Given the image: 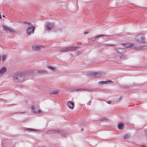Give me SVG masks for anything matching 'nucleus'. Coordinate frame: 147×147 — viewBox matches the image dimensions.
Segmentation results:
<instances>
[{"label":"nucleus","mask_w":147,"mask_h":147,"mask_svg":"<svg viewBox=\"0 0 147 147\" xmlns=\"http://www.w3.org/2000/svg\"><path fill=\"white\" fill-rule=\"evenodd\" d=\"M25 73L24 72H16L13 76V80L15 82H21L24 81L25 77Z\"/></svg>","instance_id":"f257e3e1"},{"label":"nucleus","mask_w":147,"mask_h":147,"mask_svg":"<svg viewBox=\"0 0 147 147\" xmlns=\"http://www.w3.org/2000/svg\"><path fill=\"white\" fill-rule=\"evenodd\" d=\"M125 46L127 48H132L135 49H137L138 50H142L145 49L146 47L144 46L140 47H136L134 45L133 43H129L125 44Z\"/></svg>","instance_id":"f03ea898"},{"label":"nucleus","mask_w":147,"mask_h":147,"mask_svg":"<svg viewBox=\"0 0 147 147\" xmlns=\"http://www.w3.org/2000/svg\"><path fill=\"white\" fill-rule=\"evenodd\" d=\"M104 74H103L100 72H91L90 73V76L91 78H98L102 77Z\"/></svg>","instance_id":"7ed1b4c3"},{"label":"nucleus","mask_w":147,"mask_h":147,"mask_svg":"<svg viewBox=\"0 0 147 147\" xmlns=\"http://www.w3.org/2000/svg\"><path fill=\"white\" fill-rule=\"evenodd\" d=\"M79 48V47L76 46L71 47H67L61 49H60L61 52H67L68 51H75Z\"/></svg>","instance_id":"20e7f679"},{"label":"nucleus","mask_w":147,"mask_h":147,"mask_svg":"<svg viewBox=\"0 0 147 147\" xmlns=\"http://www.w3.org/2000/svg\"><path fill=\"white\" fill-rule=\"evenodd\" d=\"M136 39L139 42L141 43L144 42L145 41V38L143 34H139L136 36Z\"/></svg>","instance_id":"39448f33"},{"label":"nucleus","mask_w":147,"mask_h":147,"mask_svg":"<svg viewBox=\"0 0 147 147\" xmlns=\"http://www.w3.org/2000/svg\"><path fill=\"white\" fill-rule=\"evenodd\" d=\"M47 133L49 134H58L63 135V134H64V132L58 130L57 129H53L48 131Z\"/></svg>","instance_id":"423d86ee"},{"label":"nucleus","mask_w":147,"mask_h":147,"mask_svg":"<svg viewBox=\"0 0 147 147\" xmlns=\"http://www.w3.org/2000/svg\"><path fill=\"white\" fill-rule=\"evenodd\" d=\"M35 30V27L32 26L28 28L26 30L27 34L28 35H30L33 34Z\"/></svg>","instance_id":"0eeeda50"},{"label":"nucleus","mask_w":147,"mask_h":147,"mask_svg":"<svg viewBox=\"0 0 147 147\" xmlns=\"http://www.w3.org/2000/svg\"><path fill=\"white\" fill-rule=\"evenodd\" d=\"M54 24L53 23H50L47 22L46 24V29L48 30H51L54 27Z\"/></svg>","instance_id":"6e6552de"},{"label":"nucleus","mask_w":147,"mask_h":147,"mask_svg":"<svg viewBox=\"0 0 147 147\" xmlns=\"http://www.w3.org/2000/svg\"><path fill=\"white\" fill-rule=\"evenodd\" d=\"M35 70L33 69H31L30 70L27 71H23L24 73H25V75L26 76L30 75L31 74L34 72Z\"/></svg>","instance_id":"1a4fd4ad"},{"label":"nucleus","mask_w":147,"mask_h":147,"mask_svg":"<svg viewBox=\"0 0 147 147\" xmlns=\"http://www.w3.org/2000/svg\"><path fill=\"white\" fill-rule=\"evenodd\" d=\"M67 105L68 107L72 109H73L74 107V103L70 101H69L67 102Z\"/></svg>","instance_id":"9d476101"},{"label":"nucleus","mask_w":147,"mask_h":147,"mask_svg":"<svg viewBox=\"0 0 147 147\" xmlns=\"http://www.w3.org/2000/svg\"><path fill=\"white\" fill-rule=\"evenodd\" d=\"M114 50L117 52L118 53H117L119 54H122L124 52V50L123 49H115Z\"/></svg>","instance_id":"9b49d317"},{"label":"nucleus","mask_w":147,"mask_h":147,"mask_svg":"<svg viewBox=\"0 0 147 147\" xmlns=\"http://www.w3.org/2000/svg\"><path fill=\"white\" fill-rule=\"evenodd\" d=\"M42 47L38 45L33 46L32 47V49L35 51H39L40 50Z\"/></svg>","instance_id":"f8f14e48"},{"label":"nucleus","mask_w":147,"mask_h":147,"mask_svg":"<svg viewBox=\"0 0 147 147\" xmlns=\"http://www.w3.org/2000/svg\"><path fill=\"white\" fill-rule=\"evenodd\" d=\"M3 27L4 29L6 31H9L11 32H13V30L9 27H7L5 26H3Z\"/></svg>","instance_id":"ddd939ff"},{"label":"nucleus","mask_w":147,"mask_h":147,"mask_svg":"<svg viewBox=\"0 0 147 147\" xmlns=\"http://www.w3.org/2000/svg\"><path fill=\"white\" fill-rule=\"evenodd\" d=\"M112 82V81H100L99 82V84L100 85H102L104 84H109V82Z\"/></svg>","instance_id":"4468645a"},{"label":"nucleus","mask_w":147,"mask_h":147,"mask_svg":"<svg viewBox=\"0 0 147 147\" xmlns=\"http://www.w3.org/2000/svg\"><path fill=\"white\" fill-rule=\"evenodd\" d=\"M31 109L32 110V111L33 112H34L35 113H37L38 112H41V111L40 110H38V111L37 110H36V111L35 110V108L34 106H32L31 107Z\"/></svg>","instance_id":"2eb2a0df"},{"label":"nucleus","mask_w":147,"mask_h":147,"mask_svg":"<svg viewBox=\"0 0 147 147\" xmlns=\"http://www.w3.org/2000/svg\"><path fill=\"white\" fill-rule=\"evenodd\" d=\"M7 70V69L6 67H3L0 70V73L1 74H3Z\"/></svg>","instance_id":"dca6fc26"},{"label":"nucleus","mask_w":147,"mask_h":147,"mask_svg":"<svg viewBox=\"0 0 147 147\" xmlns=\"http://www.w3.org/2000/svg\"><path fill=\"white\" fill-rule=\"evenodd\" d=\"M38 72L39 73L46 74L47 73V71L43 69L38 70H37Z\"/></svg>","instance_id":"f3484780"},{"label":"nucleus","mask_w":147,"mask_h":147,"mask_svg":"<svg viewBox=\"0 0 147 147\" xmlns=\"http://www.w3.org/2000/svg\"><path fill=\"white\" fill-rule=\"evenodd\" d=\"M58 93V91L56 90H53L51 92V94H55Z\"/></svg>","instance_id":"a211bd4d"},{"label":"nucleus","mask_w":147,"mask_h":147,"mask_svg":"<svg viewBox=\"0 0 147 147\" xmlns=\"http://www.w3.org/2000/svg\"><path fill=\"white\" fill-rule=\"evenodd\" d=\"M118 127L119 129H123L124 127L123 125L121 123L119 124Z\"/></svg>","instance_id":"6ab92c4d"},{"label":"nucleus","mask_w":147,"mask_h":147,"mask_svg":"<svg viewBox=\"0 0 147 147\" xmlns=\"http://www.w3.org/2000/svg\"><path fill=\"white\" fill-rule=\"evenodd\" d=\"M2 61H3L5 60H6V56L5 55H3L2 56Z\"/></svg>","instance_id":"aec40b11"},{"label":"nucleus","mask_w":147,"mask_h":147,"mask_svg":"<svg viewBox=\"0 0 147 147\" xmlns=\"http://www.w3.org/2000/svg\"><path fill=\"white\" fill-rule=\"evenodd\" d=\"M48 67L49 68L52 70L53 71H54L55 69V67H53L51 66H48Z\"/></svg>","instance_id":"412c9836"},{"label":"nucleus","mask_w":147,"mask_h":147,"mask_svg":"<svg viewBox=\"0 0 147 147\" xmlns=\"http://www.w3.org/2000/svg\"><path fill=\"white\" fill-rule=\"evenodd\" d=\"M26 130H28V131H38V130H37V129H32L29 128H27V129Z\"/></svg>","instance_id":"4be33fe9"},{"label":"nucleus","mask_w":147,"mask_h":147,"mask_svg":"<svg viewBox=\"0 0 147 147\" xmlns=\"http://www.w3.org/2000/svg\"><path fill=\"white\" fill-rule=\"evenodd\" d=\"M105 36V35H103V34H102V35H100L97 36L95 38H94L96 39V38H97L100 36Z\"/></svg>","instance_id":"5701e85b"},{"label":"nucleus","mask_w":147,"mask_h":147,"mask_svg":"<svg viewBox=\"0 0 147 147\" xmlns=\"http://www.w3.org/2000/svg\"><path fill=\"white\" fill-rule=\"evenodd\" d=\"M80 90H82L83 91H86L88 90L87 89H79L77 90V91H80Z\"/></svg>","instance_id":"b1692460"},{"label":"nucleus","mask_w":147,"mask_h":147,"mask_svg":"<svg viewBox=\"0 0 147 147\" xmlns=\"http://www.w3.org/2000/svg\"><path fill=\"white\" fill-rule=\"evenodd\" d=\"M145 134L147 136V130H146L145 131Z\"/></svg>","instance_id":"393cba45"},{"label":"nucleus","mask_w":147,"mask_h":147,"mask_svg":"<svg viewBox=\"0 0 147 147\" xmlns=\"http://www.w3.org/2000/svg\"><path fill=\"white\" fill-rule=\"evenodd\" d=\"M107 103H108L109 104H111V102L110 101H109Z\"/></svg>","instance_id":"a878e982"},{"label":"nucleus","mask_w":147,"mask_h":147,"mask_svg":"<svg viewBox=\"0 0 147 147\" xmlns=\"http://www.w3.org/2000/svg\"><path fill=\"white\" fill-rule=\"evenodd\" d=\"M88 33V32H84V34H87Z\"/></svg>","instance_id":"bb28decb"},{"label":"nucleus","mask_w":147,"mask_h":147,"mask_svg":"<svg viewBox=\"0 0 147 147\" xmlns=\"http://www.w3.org/2000/svg\"><path fill=\"white\" fill-rule=\"evenodd\" d=\"M127 136H125L124 137V138L125 139L126 138H127Z\"/></svg>","instance_id":"cd10ccee"},{"label":"nucleus","mask_w":147,"mask_h":147,"mask_svg":"<svg viewBox=\"0 0 147 147\" xmlns=\"http://www.w3.org/2000/svg\"><path fill=\"white\" fill-rule=\"evenodd\" d=\"M2 18V16L1 14L0 13V18Z\"/></svg>","instance_id":"c85d7f7f"},{"label":"nucleus","mask_w":147,"mask_h":147,"mask_svg":"<svg viewBox=\"0 0 147 147\" xmlns=\"http://www.w3.org/2000/svg\"><path fill=\"white\" fill-rule=\"evenodd\" d=\"M142 147H146V146H144V145H142Z\"/></svg>","instance_id":"c756f323"},{"label":"nucleus","mask_w":147,"mask_h":147,"mask_svg":"<svg viewBox=\"0 0 147 147\" xmlns=\"http://www.w3.org/2000/svg\"><path fill=\"white\" fill-rule=\"evenodd\" d=\"M28 24H30V22H28V23H27Z\"/></svg>","instance_id":"7c9ffc66"},{"label":"nucleus","mask_w":147,"mask_h":147,"mask_svg":"<svg viewBox=\"0 0 147 147\" xmlns=\"http://www.w3.org/2000/svg\"><path fill=\"white\" fill-rule=\"evenodd\" d=\"M2 17L3 18H5V16H4V15H3L2 16Z\"/></svg>","instance_id":"2f4dec72"},{"label":"nucleus","mask_w":147,"mask_h":147,"mask_svg":"<svg viewBox=\"0 0 147 147\" xmlns=\"http://www.w3.org/2000/svg\"><path fill=\"white\" fill-rule=\"evenodd\" d=\"M109 45L111 46H113V45Z\"/></svg>","instance_id":"473e14b6"},{"label":"nucleus","mask_w":147,"mask_h":147,"mask_svg":"<svg viewBox=\"0 0 147 147\" xmlns=\"http://www.w3.org/2000/svg\"><path fill=\"white\" fill-rule=\"evenodd\" d=\"M83 130H84V129H82L81 130V131H83Z\"/></svg>","instance_id":"72a5a7b5"},{"label":"nucleus","mask_w":147,"mask_h":147,"mask_svg":"<svg viewBox=\"0 0 147 147\" xmlns=\"http://www.w3.org/2000/svg\"><path fill=\"white\" fill-rule=\"evenodd\" d=\"M1 74L0 73V76H1Z\"/></svg>","instance_id":"f704fd0d"}]
</instances>
